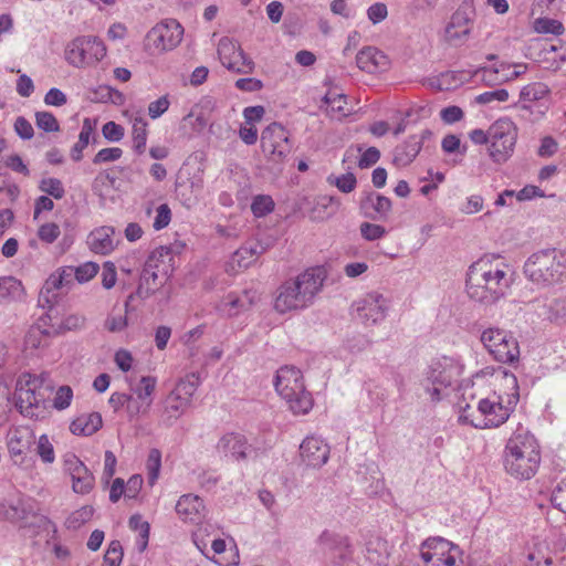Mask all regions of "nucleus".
Segmentation results:
<instances>
[{
	"label": "nucleus",
	"mask_w": 566,
	"mask_h": 566,
	"mask_svg": "<svg viewBox=\"0 0 566 566\" xmlns=\"http://www.w3.org/2000/svg\"><path fill=\"white\" fill-rule=\"evenodd\" d=\"M198 385V377L195 374H191L185 379H181L171 392H174L177 398L182 397L191 402V398L193 397Z\"/></svg>",
	"instance_id": "ea45409f"
},
{
	"label": "nucleus",
	"mask_w": 566,
	"mask_h": 566,
	"mask_svg": "<svg viewBox=\"0 0 566 566\" xmlns=\"http://www.w3.org/2000/svg\"><path fill=\"white\" fill-rule=\"evenodd\" d=\"M161 468V452L158 449H151L148 453L147 462H146V469H147V475H148V482L150 485H153L160 472Z\"/></svg>",
	"instance_id": "c03bdc74"
},
{
	"label": "nucleus",
	"mask_w": 566,
	"mask_h": 566,
	"mask_svg": "<svg viewBox=\"0 0 566 566\" xmlns=\"http://www.w3.org/2000/svg\"><path fill=\"white\" fill-rule=\"evenodd\" d=\"M261 148L268 158L281 163L290 153L289 135L280 123L273 122L261 134Z\"/></svg>",
	"instance_id": "ddd939ff"
},
{
	"label": "nucleus",
	"mask_w": 566,
	"mask_h": 566,
	"mask_svg": "<svg viewBox=\"0 0 566 566\" xmlns=\"http://www.w3.org/2000/svg\"><path fill=\"white\" fill-rule=\"evenodd\" d=\"M254 301L255 292L245 290L240 295L230 293L221 301L219 308L228 316H235L239 313L249 310Z\"/></svg>",
	"instance_id": "393cba45"
},
{
	"label": "nucleus",
	"mask_w": 566,
	"mask_h": 566,
	"mask_svg": "<svg viewBox=\"0 0 566 566\" xmlns=\"http://www.w3.org/2000/svg\"><path fill=\"white\" fill-rule=\"evenodd\" d=\"M509 92L504 88L484 92L475 97V102L481 105L491 104L493 102H506Z\"/></svg>",
	"instance_id": "13d9d810"
},
{
	"label": "nucleus",
	"mask_w": 566,
	"mask_h": 566,
	"mask_svg": "<svg viewBox=\"0 0 566 566\" xmlns=\"http://www.w3.org/2000/svg\"><path fill=\"white\" fill-rule=\"evenodd\" d=\"M359 231L360 235L367 241L379 240L387 233L385 227L370 222H363Z\"/></svg>",
	"instance_id": "864d4df0"
},
{
	"label": "nucleus",
	"mask_w": 566,
	"mask_h": 566,
	"mask_svg": "<svg viewBox=\"0 0 566 566\" xmlns=\"http://www.w3.org/2000/svg\"><path fill=\"white\" fill-rule=\"evenodd\" d=\"M324 279L322 269L311 268L298 274L294 280L284 282L277 290L274 308L284 314L310 306L321 291Z\"/></svg>",
	"instance_id": "f03ea898"
},
{
	"label": "nucleus",
	"mask_w": 566,
	"mask_h": 566,
	"mask_svg": "<svg viewBox=\"0 0 566 566\" xmlns=\"http://www.w3.org/2000/svg\"><path fill=\"white\" fill-rule=\"evenodd\" d=\"M49 333L40 327H32L25 338L24 344L27 348L36 349L48 345Z\"/></svg>",
	"instance_id": "a18cd8bd"
},
{
	"label": "nucleus",
	"mask_w": 566,
	"mask_h": 566,
	"mask_svg": "<svg viewBox=\"0 0 566 566\" xmlns=\"http://www.w3.org/2000/svg\"><path fill=\"white\" fill-rule=\"evenodd\" d=\"M421 150V139L411 135L408 139L398 145L394 151V163L397 166H407L411 164Z\"/></svg>",
	"instance_id": "bb28decb"
},
{
	"label": "nucleus",
	"mask_w": 566,
	"mask_h": 566,
	"mask_svg": "<svg viewBox=\"0 0 566 566\" xmlns=\"http://www.w3.org/2000/svg\"><path fill=\"white\" fill-rule=\"evenodd\" d=\"M189 400L182 397L177 398L174 392H170L166 401L165 410L170 418L177 419L189 407Z\"/></svg>",
	"instance_id": "49530a36"
},
{
	"label": "nucleus",
	"mask_w": 566,
	"mask_h": 566,
	"mask_svg": "<svg viewBox=\"0 0 566 566\" xmlns=\"http://www.w3.org/2000/svg\"><path fill=\"white\" fill-rule=\"evenodd\" d=\"M35 442V434L28 426H17L8 430L7 446L12 457H20Z\"/></svg>",
	"instance_id": "6ab92c4d"
},
{
	"label": "nucleus",
	"mask_w": 566,
	"mask_h": 566,
	"mask_svg": "<svg viewBox=\"0 0 566 566\" xmlns=\"http://www.w3.org/2000/svg\"><path fill=\"white\" fill-rule=\"evenodd\" d=\"M274 387L296 415L307 413L313 407L312 396L305 390L300 369L284 366L276 371Z\"/></svg>",
	"instance_id": "6e6552de"
},
{
	"label": "nucleus",
	"mask_w": 566,
	"mask_h": 566,
	"mask_svg": "<svg viewBox=\"0 0 566 566\" xmlns=\"http://www.w3.org/2000/svg\"><path fill=\"white\" fill-rule=\"evenodd\" d=\"M541 464V449L528 431H516L507 440L504 450V468L518 480L532 479Z\"/></svg>",
	"instance_id": "7ed1b4c3"
},
{
	"label": "nucleus",
	"mask_w": 566,
	"mask_h": 566,
	"mask_svg": "<svg viewBox=\"0 0 566 566\" xmlns=\"http://www.w3.org/2000/svg\"><path fill=\"white\" fill-rule=\"evenodd\" d=\"M328 182L337 187L344 193L352 192L357 185V179L353 172H347L338 177H328Z\"/></svg>",
	"instance_id": "09e8293b"
},
{
	"label": "nucleus",
	"mask_w": 566,
	"mask_h": 566,
	"mask_svg": "<svg viewBox=\"0 0 566 566\" xmlns=\"http://www.w3.org/2000/svg\"><path fill=\"white\" fill-rule=\"evenodd\" d=\"M65 287L63 285V281L61 280L57 272L51 274L45 281L43 289L41 291V296L46 295V301H49V295L52 294V297H56L55 292L60 289Z\"/></svg>",
	"instance_id": "e2e57ef3"
},
{
	"label": "nucleus",
	"mask_w": 566,
	"mask_h": 566,
	"mask_svg": "<svg viewBox=\"0 0 566 566\" xmlns=\"http://www.w3.org/2000/svg\"><path fill=\"white\" fill-rule=\"evenodd\" d=\"M73 390L70 386H61L55 395L53 406L57 410L66 409L72 401Z\"/></svg>",
	"instance_id": "bf43d9fd"
},
{
	"label": "nucleus",
	"mask_w": 566,
	"mask_h": 566,
	"mask_svg": "<svg viewBox=\"0 0 566 566\" xmlns=\"http://www.w3.org/2000/svg\"><path fill=\"white\" fill-rule=\"evenodd\" d=\"M94 132V127L91 123V119L85 118L82 125V129L78 135L77 143L73 146L71 150V157L74 161H80L83 158V149L88 145L90 138Z\"/></svg>",
	"instance_id": "72a5a7b5"
},
{
	"label": "nucleus",
	"mask_w": 566,
	"mask_h": 566,
	"mask_svg": "<svg viewBox=\"0 0 566 566\" xmlns=\"http://www.w3.org/2000/svg\"><path fill=\"white\" fill-rule=\"evenodd\" d=\"M36 453L44 463H53L55 459L54 448L46 434L40 436L36 442Z\"/></svg>",
	"instance_id": "603ef678"
},
{
	"label": "nucleus",
	"mask_w": 566,
	"mask_h": 566,
	"mask_svg": "<svg viewBox=\"0 0 566 566\" xmlns=\"http://www.w3.org/2000/svg\"><path fill=\"white\" fill-rule=\"evenodd\" d=\"M53 386L48 374H22L15 386V406L20 412L29 418H42L45 412V402Z\"/></svg>",
	"instance_id": "39448f33"
},
{
	"label": "nucleus",
	"mask_w": 566,
	"mask_h": 566,
	"mask_svg": "<svg viewBox=\"0 0 566 566\" xmlns=\"http://www.w3.org/2000/svg\"><path fill=\"white\" fill-rule=\"evenodd\" d=\"M274 201L271 196L258 195L251 203V211L256 218L265 217L274 210Z\"/></svg>",
	"instance_id": "79ce46f5"
},
{
	"label": "nucleus",
	"mask_w": 566,
	"mask_h": 566,
	"mask_svg": "<svg viewBox=\"0 0 566 566\" xmlns=\"http://www.w3.org/2000/svg\"><path fill=\"white\" fill-rule=\"evenodd\" d=\"M463 368L461 361L453 357L442 356L431 361L426 371V381L433 385V387L430 388L428 385L423 386L432 401H439L441 399L440 389L436 387V385L450 387L458 384L463 374Z\"/></svg>",
	"instance_id": "1a4fd4ad"
},
{
	"label": "nucleus",
	"mask_w": 566,
	"mask_h": 566,
	"mask_svg": "<svg viewBox=\"0 0 566 566\" xmlns=\"http://www.w3.org/2000/svg\"><path fill=\"white\" fill-rule=\"evenodd\" d=\"M184 28L174 19L153 27L144 40V49L149 55H159L175 49L182 39Z\"/></svg>",
	"instance_id": "9d476101"
},
{
	"label": "nucleus",
	"mask_w": 566,
	"mask_h": 566,
	"mask_svg": "<svg viewBox=\"0 0 566 566\" xmlns=\"http://www.w3.org/2000/svg\"><path fill=\"white\" fill-rule=\"evenodd\" d=\"M251 446L241 433L228 432L223 434L218 443L217 450L224 455H231L235 460H245Z\"/></svg>",
	"instance_id": "412c9836"
},
{
	"label": "nucleus",
	"mask_w": 566,
	"mask_h": 566,
	"mask_svg": "<svg viewBox=\"0 0 566 566\" xmlns=\"http://www.w3.org/2000/svg\"><path fill=\"white\" fill-rule=\"evenodd\" d=\"M318 542L322 546H324L325 548H329V549H333V548H340V554L339 556L340 557H344L345 556V553H344V549L347 548V545L344 543V539L340 538L339 536L331 533V532H323L318 538Z\"/></svg>",
	"instance_id": "5fc2aeb1"
},
{
	"label": "nucleus",
	"mask_w": 566,
	"mask_h": 566,
	"mask_svg": "<svg viewBox=\"0 0 566 566\" xmlns=\"http://www.w3.org/2000/svg\"><path fill=\"white\" fill-rule=\"evenodd\" d=\"M509 70V66L506 63H500L496 66H482L479 67L474 75L476 77H480L482 82H484L489 86H494L496 84L502 83L501 81V72H504L505 70Z\"/></svg>",
	"instance_id": "c9c22d12"
},
{
	"label": "nucleus",
	"mask_w": 566,
	"mask_h": 566,
	"mask_svg": "<svg viewBox=\"0 0 566 566\" xmlns=\"http://www.w3.org/2000/svg\"><path fill=\"white\" fill-rule=\"evenodd\" d=\"M205 511L202 499L195 494L180 496L176 504V512L185 522L200 523L205 517Z\"/></svg>",
	"instance_id": "4be33fe9"
},
{
	"label": "nucleus",
	"mask_w": 566,
	"mask_h": 566,
	"mask_svg": "<svg viewBox=\"0 0 566 566\" xmlns=\"http://www.w3.org/2000/svg\"><path fill=\"white\" fill-rule=\"evenodd\" d=\"M170 102L167 96H161L158 99L149 103L148 115L150 118L156 119L160 117L169 108Z\"/></svg>",
	"instance_id": "774afa93"
},
{
	"label": "nucleus",
	"mask_w": 566,
	"mask_h": 566,
	"mask_svg": "<svg viewBox=\"0 0 566 566\" xmlns=\"http://www.w3.org/2000/svg\"><path fill=\"white\" fill-rule=\"evenodd\" d=\"M94 514V509L91 505L82 506L69 515L65 521V526L69 530H77L86 522H88Z\"/></svg>",
	"instance_id": "a19ab883"
},
{
	"label": "nucleus",
	"mask_w": 566,
	"mask_h": 566,
	"mask_svg": "<svg viewBox=\"0 0 566 566\" xmlns=\"http://www.w3.org/2000/svg\"><path fill=\"white\" fill-rule=\"evenodd\" d=\"M361 213L371 220H384L391 210V200L374 191L364 192L359 200Z\"/></svg>",
	"instance_id": "a211bd4d"
},
{
	"label": "nucleus",
	"mask_w": 566,
	"mask_h": 566,
	"mask_svg": "<svg viewBox=\"0 0 566 566\" xmlns=\"http://www.w3.org/2000/svg\"><path fill=\"white\" fill-rule=\"evenodd\" d=\"M490 157L496 163L505 161L513 153L517 129L510 118H500L489 128Z\"/></svg>",
	"instance_id": "f8f14e48"
},
{
	"label": "nucleus",
	"mask_w": 566,
	"mask_h": 566,
	"mask_svg": "<svg viewBox=\"0 0 566 566\" xmlns=\"http://www.w3.org/2000/svg\"><path fill=\"white\" fill-rule=\"evenodd\" d=\"M35 124L38 128L42 129L45 133H54L60 130V125L55 116L50 112H36L35 113Z\"/></svg>",
	"instance_id": "de8ad7c7"
},
{
	"label": "nucleus",
	"mask_w": 566,
	"mask_h": 566,
	"mask_svg": "<svg viewBox=\"0 0 566 566\" xmlns=\"http://www.w3.org/2000/svg\"><path fill=\"white\" fill-rule=\"evenodd\" d=\"M339 201L332 196H319L315 199L310 218L312 220H324L335 213Z\"/></svg>",
	"instance_id": "7c9ffc66"
},
{
	"label": "nucleus",
	"mask_w": 566,
	"mask_h": 566,
	"mask_svg": "<svg viewBox=\"0 0 566 566\" xmlns=\"http://www.w3.org/2000/svg\"><path fill=\"white\" fill-rule=\"evenodd\" d=\"M511 338V332L497 327H490L481 334V342L490 353L497 348L506 338Z\"/></svg>",
	"instance_id": "2f4dec72"
},
{
	"label": "nucleus",
	"mask_w": 566,
	"mask_h": 566,
	"mask_svg": "<svg viewBox=\"0 0 566 566\" xmlns=\"http://www.w3.org/2000/svg\"><path fill=\"white\" fill-rule=\"evenodd\" d=\"M103 136L109 142H119L124 137V128L115 122H107L102 128Z\"/></svg>",
	"instance_id": "69168bd1"
},
{
	"label": "nucleus",
	"mask_w": 566,
	"mask_h": 566,
	"mask_svg": "<svg viewBox=\"0 0 566 566\" xmlns=\"http://www.w3.org/2000/svg\"><path fill=\"white\" fill-rule=\"evenodd\" d=\"M128 524L132 530L139 532L138 549L139 552H144L149 539V523L144 521L140 515L135 514L129 517Z\"/></svg>",
	"instance_id": "58836bf2"
},
{
	"label": "nucleus",
	"mask_w": 566,
	"mask_h": 566,
	"mask_svg": "<svg viewBox=\"0 0 566 566\" xmlns=\"http://www.w3.org/2000/svg\"><path fill=\"white\" fill-rule=\"evenodd\" d=\"M387 15V6L382 2H376L367 9V17L373 24L380 23Z\"/></svg>",
	"instance_id": "0e129e2a"
},
{
	"label": "nucleus",
	"mask_w": 566,
	"mask_h": 566,
	"mask_svg": "<svg viewBox=\"0 0 566 566\" xmlns=\"http://www.w3.org/2000/svg\"><path fill=\"white\" fill-rule=\"evenodd\" d=\"M549 93V88L544 83H531L524 86L520 92L521 102H535L544 98Z\"/></svg>",
	"instance_id": "4c0bfd02"
},
{
	"label": "nucleus",
	"mask_w": 566,
	"mask_h": 566,
	"mask_svg": "<svg viewBox=\"0 0 566 566\" xmlns=\"http://www.w3.org/2000/svg\"><path fill=\"white\" fill-rule=\"evenodd\" d=\"M14 132L24 140L31 139L34 135V129L31 123L23 116L17 117L14 122Z\"/></svg>",
	"instance_id": "338daca9"
},
{
	"label": "nucleus",
	"mask_w": 566,
	"mask_h": 566,
	"mask_svg": "<svg viewBox=\"0 0 566 566\" xmlns=\"http://www.w3.org/2000/svg\"><path fill=\"white\" fill-rule=\"evenodd\" d=\"M115 229L113 227H99L93 230L87 237V244L94 253L106 255L111 253L114 248L113 235Z\"/></svg>",
	"instance_id": "b1692460"
},
{
	"label": "nucleus",
	"mask_w": 566,
	"mask_h": 566,
	"mask_svg": "<svg viewBox=\"0 0 566 566\" xmlns=\"http://www.w3.org/2000/svg\"><path fill=\"white\" fill-rule=\"evenodd\" d=\"M357 66L367 73H376L386 70L389 61L384 52L376 48L368 46L360 50L356 55Z\"/></svg>",
	"instance_id": "5701e85b"
},
{
	"label": "nucleus",
	"mask_w": 566,
	"mask_h": 566,
	"mask_svg": "<svg viewBox=\"0 0 566 566\" xmlns=\"http://www.w3.org/2000/svg\"><path fill=\"white\" fill-rule=\"evenodd\" d=\"M511 284L509 266L493 264L489 256L479 259L469 268L467 293L475 302L494 304L506 294Z\"/></svg>",
	"instance_id": "f257e3e1"
},
{
	"label": "nucleus",
	"mask_w": 566,
	"mask_h": 566,
	"mask_svg": "<svg viewBox=\"0 0 566 566\" xmlns=\"http://www.w3.org/2000/svg\"><path fill=\"white\" fill-rule=\"evenodd\" d=\"M218 55L222 65L229 71L249 74L254 69L253 61L245 55L240 45L227 36L219 41Z\"/></svg>",
	"instance_id": "2eb2a0df"
},
{
	"label": "nucleus",
	"mask_w": 566,
	"mask_h": 566,
	"mask_svg": "<svg viewBox=\"0 0 566 566\" xmlns=\"http://www.w3.org/2000/svg\"><path fill=\"white\" fill-rule=\"evenodd\" d=\"M103 424L98 412H92L87 416H81L72 421L70 430L74 434L91 436L101 429Z\"/></svg>",
	"instance_id": "c85d7f7f"
},
{
	"label": "nucleus",
	"mask_w": 566,
	"mask_h": 566,
	"mask_svg": "<svg viewBox=\"0 0 566 566\" xmlns=\"http://www.w3.org/2000/svg\"><path fill=\"white\" fill-rule=\"evenodd\" d=\"M98 272V265L94 262H86L74 268L75 280L78 283H85L93 279Z\"/></svg>",
	"instance_id": "4d7b16f0"
},
{
	"label": "nucleus",
	"mask_w": 566,
	"mask_h": 566,
	"mask_svg": "<svg viewBox=\"0 0 566 566\" xmlns=\"http://www.w3.org/2000/svg\"><path fill=\"white\" fill-rule=\"evenodd\" d=\"M39 189L56 200L62 199L65 195V189L63 187L62 181L53 177L41 179L39 184Z\"/></svg>",
	"instance_id": "37998d69"
},
{
	"label": "nucleus",
	"mask_w": 566,
	"mask_h": 566,
	"mask_svg": "<svg viewBox=\"0 0 566 566\" xmlns=\"http://www.w3.org/2000/svg\"><path fill=\"white\" fill-rule=\"evenodd\" d=\"M24 289L22 283L13 276L0 279V303L19 301L23 297Z\"/></svg>",
	"instance_id": "c756f323"
},
{
	"label": "nucleus",
	"mask_w": 566,
	"mask_h": 566,
	"mask_svg": "<svg viewBox=\"0 0 566 566\" xmlns=\"http://www.w3.org/2000/svg\"><path fill=\"white\" fill-rule=\"evenodd\" d=\"M264 247L259 242H251L239 248L232 255L231 265L239 270L249 268L254 263L260 254L264 252Z\"/></svg>",
	"instance_id": "a878e982"
},
{
	"label": "nucleus",
	"mask_w": 566,
	"mask_h": 566,
	"mask_svg": "<svg viewBox=\"0 0 566 566\" xmlns=\"http://www.w3.org/2000/svg\"><path fill=\"white\" fill-rule=\"evenodd\" d=\"M123 155V150L118 147L103 148L101 149L95 157L93 158V163L95 165L111 163L119 159Z\"/></svg>",
	"instance_id": "680f3d73"
},
{
	"label": "nucleus",
	"mask_w": 566,
	"mask_h": 566,
	"mask_svg": "<svg viewBox=\"0 0 566 566\" xmlns=\"http://www.w3.org/2000/svg\"><path fill=\"white\" fill-rule=\"evenodd\" d=\"M156 388V378L151 376H144L140 379V386L135 389L137 398L142 401H148Z\"/></svg>",
	"instance_id": "6e6d98bb"
},
{
	"label": "nucleus",
	"mask_w": 566,
	"mask_h": 566,
	"mask_svg": "<svg viewBox=\"0 0 566 566\" xmlns=\"http://www.w3.org/2000/svg\"><path fill=\"white\" fill-rule=\"evenodd\" d=\"M72 480V489L77 494H87L94 488L95 479L92 472L85 467L75 472Z\"/></svg>",
	"instance_id": "473e14b6"
},
{
	"label": "nucleus",
	"mask_w": 566,
	"mask_h": 566,
	"mask_svg": "<svg viewBox=\"0 0 566 566\" xmlns=\"http://www.w3.org/2000/svg\"><path fill=\"white\" fill-rule=\"evenodd\" d=\"M147 122L143 117L133 119V147L137 154H143L147 142Z\"/></svg>",
	"instance_id": "f704fd0d"
},
{
	"label": "nucleus",
	"mask_w": 566,
	"mask_h": 566,
	"mask_svg": "<svg viewBox=\"0 0 566 566\" xmlns=\"http://www.w3.org/2000/svg\"><path fill=\"white\" fill-rule=\"evenodd\" d=\"M166 258L171 260V252L167 247L156 249L148 256L142 271L136 292L128 295L125 302L126 313L129 311V305L134 301L135 296L145 300L165 284L169 277L168 265L165 262Z\"/></svg>",
	"instance_id": "0eeeda50"
},
{
	"label": "nucleus",
	"mask_w": 566,
	"mask_h": 566,
	"mask_svg": "<svg viewBox=\"0 0 566 566\" xmlns=\"http://www.w3.org/2000/svg\"><path fill=\"white\" fill-rule=\"evenodd\" d=\"M533 30L539 34L562 35L565 31L559 20L551 18H537L533 22Z\"/></svg>",
	"instance_id": "e433bc0d"
},
{
	"label": "nucleus",
	"mask_w": 566,
	"mask_h": 566,
	"mask_svg": "<svg viewBox=\"0 0 566 566\" xmlns=\"http://www.w3.org/2000/svg\"><path fill=\"white\" fill-rule=\"evenodd\" d=\"M491 355L499 363L510 365L518 363L520 346L517 339L511 333V338L507 337L497 348L493 349Z\"/></svg>",
	"instance_id": "cd10ccee"
},
{
	"label": "nucleus",
	"mask_w": 566,
	"mask_h": 566,
	"mask_svg": "<svg viewBox=\"0 0 566 566\" xmlns=\"http://www.w3.org/2000/svg\"><path fill=\"white\" fill-rule=\"evenodd\" d=\"M105 55L106 46L97 36H77L72 40L65 49L66 61L75 67L94 65Z\"/></svg>",
	"instance_id": "9b49d317"
},
{
	"label": "nucleus",
	"mask_w": 566,
	"mask_h": 566,
	"mask_svg": "<svg viewBox=\"0 0 566 566\" xmlns=\"http://www.w3.org/2000/svg\"><path fill=\"white\" fill-rule=\"evenodd\" d=\"M346 95L344 94H333L327 93L323 101L325 104H327L331 107V111L333 113H336L340 116H347L349 112L345 108L346 105Z\"/></svg>",
	"instance_id": "8fccbe9b"
},
{
	"label": "nucleus",
	"mask_w": 566,
	"mask_h": 566,
	"mask_svg": "<svg viewBox=\"0 0 566 566\" xmlns=\"http://www.w3.org/2000/svg\"><path fill=\"white\" fill-rule=\"evenodd\" d=\"M356 318L365 326L382 322L387 315L388 303L382 294L370 292L353 305Z\"/></svg>",
	"instance_id": "4468645a"
},
{
	"label": "nucleus",
	"mask_w": 566,
	"mask_h": 566,
	"mask_svg": "<svg viewBox=\"0 0 566 566\" xmlns=\"http://www.w3.org/2000/svg\"><path fill=\"white\" fill-rule=\"evenodd\" d=\"M450 551H457V545L443 537H430L421 544L420 556L424 563L440 566V560Z\"/></svg>",
	"instance_id": "aec40b11"
},
{
	"label": "nucleus",
	"mask_w": 566,
	"mask_h": 566,
	"mask_svg": "<svg viewBox=\"0 0 566 566\" xmlns=\"http://www.w3.org/2000/svg\"><path fill=\"white\" fill-rule=\"evenodd\" d=\"M302 461L312 468L323 467L329 458V447L316 437H307L300 446Z\"/></svg>",
	"instance_id": "f3484780"
},
{
	"label": "nucleus",
	"mask_w": 566,
	"mask_h": 566,
	"mask_svg": "<svg viewBox=\"0 0 566 566\" xmlns=\"http://www.w3.org/2000/svg\"><path fill=\"white\" fill-rule=\"evenodd\" d=\"M503 379L507 390L496 397L481 399L476 412L479 419H470L463 413L462 418L478 429L496 428L506 422L520 399L518 384L515 375L504 371Z\"/></svg>",
	"instance_id": "20e7f679"
},
{
	"label": "nucleus",
	"mask_w": 566,
	"mask_h": 566,
	"mask_svg": "<svg viewBox=\"0 0 566 566\" xmlns=\"http://www.w3.org/2000/svg\"><path fill=\"white\" fill-rule=\"evenodd\" d=\"M523 271L538 286L555 284L566 274V252L557 249L534 252L525 261Z\"/></svg>",
	"instance_id": "423d86ee"
},
{
	"label": "nucleus",
	"mask_w": 566,
	"mask_h": 566,
	"mask_svg": "<svg viewBox=\"0 0 566 566\" xmlns=\"http://www.w3.org/2000/svg\"><path fill=\"white\" fill-rule=\"evenodd\" d=\"M123 559V548L119 541H112L104 555L103 566H119Z\"/></svg>",
	"instance_id": "3c124183"
},
{
	"label": "nucleus",
	"mask_w": 566,
	"mask_h": 566,
	"mask_svg": "<svg viewBox=\"0 0 566 566\" xmlns=\"http://www.w3.org/2000/svg\"><path fill=\"white\" fill-rule=\"evenodd\" d=\"M472 19L467 8L458 9L446 28V39L453 45L464 43L472 30Z\"/></svg>",
	"instance_id": "dca6fc26"
},
{
	"label": "nucleus",
	"mask_w": 566,
	"mask_h": 566,
	"mask_svg": "<svg viewBox=\"0 0 566 566\" xmlns=\"http://www.w3.org/2000/svg\"><path fill=\"white\" fill-rule=\"evenodd\" d=\"M60 227L54 222H48L39 228L38 235L45 243H53L60 235Z\"/></svg>",
	"instance_id": "052dcab7"
}]
</instances>
